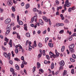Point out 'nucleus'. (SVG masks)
Masks as SVG:
<instances>
[{
  "label": "nucleus",
  "instance_id": "1",
  "mask_svg": "<svg viewBox=\"0 0 76 76\" xmlns=\"http://www.w3.org/2000/svg\"><path fill=\"white\" fill-rule=\"evenodd\" d=\"M7 31H6V34H9V32L11 31V24H9L7 25Z\"/></svg>",
  "mask_w": 76,
  "mask_h": 76
},
{
  "label": "nucleus",
  "instance_id": "2",
  "mask_svg": "<svg viewBox=\"0 0 76 76\" xmlns=\"http://www.w3.org/2000/svg\"><path fill=\"white\" fill-rule=\"evenodd\" d=\"M42 19L44 20L45 21V22H48L49 20V25H51V20H50V19H48V18H47V17L44 16L42 17Z\"/></svg>",
  "mask_w": 76,
  "mask_h": 76
},
{
  "label": "nucleus",
  "instance_id": "3",
  "mask_svg": "<svg viewBox=\"0 0 76 76\" xmlns=\"http://www.w3.org/2000/svg\"><path fill=\"white\" fill-rule=\"evenodd\" d=\"M10 53H8L7 54V53L6 52H4V55L6 57V58H7L8 60H10Z\"/></svg>",
  "mask_w": 76,
  "mask_h": 76
},
{
  "label": "nucleus",
  "instance_id": "4",
  "mask_svg": "<svg viewBox=\"0 0 76 76\" xmlns=\"http://www.w3.org/2000/svg\"><path fill=\"white\" fill-rule=\"evenodd\" d=\"M7 4L9 6H12L13 5V2L11 0H8L7 1Z\"/></svg>",
  "mask_w": 76,
  "mask_h": 76
},
{
  "label": "nucleus",
  "instance_id": "5",
  "mask_svg": "<svg viewBox=\"0 0 76 76\" xmlns=\"http://www.w3.org/2000/svg\"><path fill=\"white\" fill-rule=\"evenodd\" d=\"M65 3L66 4L67 7H69L71 6V3L69 2L68 0H66L65 2Z\"/></svg>",
  "mask_w": 76,
  "mask_h": 76
},
{
  "label": "nucleus",
  "instance_id": "6",
  "mask_svg": "<svg viewBox=\"0 0 76 76\" xmlns=\"http://www.w3.org/2000/svg\"><path fill=\"white\" fill-rule=\"evenodd\" d=\"M59 64H60V67H62V66H64V64H65V63H64V61H61L59 63Z\"/></svg>",
  "mask_w": 76,
  "mask_h": 76
},
{
  "label": "nucleus",
  "instance_id": "7",
  "mask_svg": "<svg viewBox=\"0 0 76 76\" xmlns=\"http://www.w3.org/2000/svg\"><path fill=\"white\" fill-rule=\"evenodd\" d=\"M10 22H11V20L9 18L6 19L5 21V23L6 24H8V23H9Z\"/></svg>",
  "mask_w": 76,
  "mask_h": 76
},
{
  "label": "nucleus",
  "instance_id": "8",
  "mask_svg": "<svg viewBox=\"0 0 76 76\" xmlns=\"http://www.w3.org/2000/svg\"><path fill=\"white\" fill-rule=\"evenodd\" d=\"M49 54L51 56H53V57H54V58H56V56H55V54H53V53L51 52H50L49 53Z\"/></svg>",
  "mask_w": 76,
  "mask_h": 76
},
{
  "label": "nucleus",
  "instance_id": "9",
  "mask_svg": "<svg viewBox=\"0 0 76 76\" xmlns=\"http://www.w3.org/2000/svg\"><path fill=\"white\" fill-rule=\"evenodd\" d=\"M55 53H56V55H55V56H56V58L57 57H58L60 53H59L58 52H57V50H55Z\"/></svg>",
  "mask_w": 76,
  "mask_h": 76
},
{
  "label": "nucleus",
  "instance_id": "10",
  "mask_svg": "<svg viewBox=\"0 0 76 76\" xmlns=\"http://www.w3.org/2000/svg\"><path fill=\"white\" fill-rule=\"evenodd\" d=\"M39 22L41 25H44V21L41 19H40L39 20Z\"/></svg>",
  "mask_w": 76,
  "mask_h": 76
},
{
  "label": "nucleus",
  "instance_id": "11",
  "mask_svg": "<svg viewBox=\"0 0 76 76\" xmlns=\"http://www.w3.org/2000/svg\"><path fill=\"white\" fill-rule=\"evenodd\" d=\"M12 39H10V42H9V45H10V47H12Z\"/></svg>",
  "mask_w": 76,
  "mask_h": 76
},
{
  "label": "nucleus",
  "instance_id": "12",
  "mask_svg": "<svg viewBox=\"0 0 76 76\" xmlns=\"http://www.w3.org/2000/svg\"><path fill=\"white\" fill-rule=\"evenodd\" d=\"M20 45H17L15 46V48H18V47H20L19 49H22V47Z\"/></svg>",
  "mask_w": 76,
  "mask_h": 76
},
{
  "label": "nucleus",
  "instance_id": "13",
  "mask_svg": "<svg viewBox=\"0 0 76 76\" xmlns=\"http://www.w3.org/2000/svg\"><path fill=\"white\" fill-rule=\"evenodd\" d=\"M70 47L69 48L70 49H73L74 48V47H75V44H72L70 46Z\"/></svg>",
  "mask_w": 76,
  "mask_h": 76
},
{
  "label": "nucleus",
  "instance_id": "14",
  "mask_svg": "<svg viewBox=\"0 0 76 76\" xmlns=\"http://www.w3.org/2000/svg\"><path fill=\"white\" fill-rule=\"evenodd\" d=\"M34 20V21L36 22L37 21V14H36L35 16H34L33 18Z\"/></svg>",
  "mask_w": 76,
  "mask_h": 76
},
{
  "label": "nucleus",
  "instance_id": "15",
  "mask_svg": "<svg viewBox=\"0 0 76 76\" xmlns=\"http://www.w3.org/2000/svg\"><path fill=\"white\" fill-rule=\"evenodd\" d=\"M26 37H28V38H30V37H31V35H30V34L29 33H26Z\"/></svg>",
  "mask_w": 76,
  "mask_h": 76
},
{
  "label": "nucleus",
  "instance_id": "16",
  "mask_svg": "<svg viewBox=\"0 0 76 76\" xmlns=\"http://www.w3.org/2000/svg\"><path fill=\"white\" fill-rule=\"evenodd\" d=\"M15 68L18 70H20V68H19V66L18 65V64H16L15 65Z\"/></svg>",
  "mask_w": 76,
  "mask_h": 76
},
{
  "label": "nucleus",
  "instance_id": "17",
  "mask_svg": "<svg viewBox=\"0 0 76 76\" xmlns=\"http://www.w3.org/2000/svg\"><path fill=\"white\" fill-rule=\"evenodd\" d=\"M41 66V64L39 62H37V69H39Z\"/></svg>",
  "mask_w": 76,
  "mask_h": 76
},
{
  "label": "nucleus",
  "instance_id": "18",
  "mask_svg": "<svg viewBox=\"0 0 76 76\" xmlns=\"http://www.w3.org/2000/svg\"><path fill=\"white\" fill-rule=\"evenodd\" d=\"M70 50L71 53H75V50L73 49H70Z\"/></svg>",
  "mask_w": 76,
  "mask_h": 76
},
{
  "label": "nucleus",
  "instance_id": "19",
  "mask_svg": "<svg viewBox=\"0 0 76 76\" xmlns=\"http://www.w3.org/2000/svg\"><path fill=\"white\" fill-rule=\"evenodd\" d=\"M54 64L53 62H52L51 65V68L52 69H54Z\"/></svg>",
  "mask_w": 76,
  "mask_h": 76
},
{
  "label": "nucleus",
  "instance_id": "20",
  "mask_svg": "<svg viewBox=\"0 0 76 76\" xmlns=\"http://www.w3.org/2000/svg\"><path fill=\"white\" fill-rule=\"evenodd\" d=\"M10 71L11 72H12V73H15V70H14L13 68H11L10 69Z\"/></svg>",
  "mask_w": 76,
  "mask_h": 76
},
{
  "label": "nucleus",
  "instance_id": "21",
  "mask_svg": "<svg viewBox=\"0 0 76 76\" xmlns=\"http://www.w3.org/2000/svg\"><path fill=\"white\" fill-rule=\"evenodd\" d=\"M67 71L65 70L64 71V73L63 74V76H66V74H67Z\"/></svg>",
  "mask_w": 76,
  "mask_h": 76
},
{
  "label": "nucleus",
  "instance_id": "22",
  "mask_svg": "<svg viewBox=\"0 0 76 76\" xmlns=\"http://www.w3.org/2000/svg\"><path fill=\"white\" fill-rule=\"evenodd\" d=\"M15 52L16 54H18V52H19V50H18V48H16L15 49Z\"/></svg>",
  "mask_w": 76,
  "mask_h": 76
},
{
  "label": "nucleus",
  "instance_id": "23",
  "mask_svg": "<svg viewBox=\"0 0 76 76\" xmlns=\"http://www.w3.org/2000/svg\"><path fill=\"white\" fill-rule=\"evenodd\" d=\"M18 23L19 25H22L23 24V22L22 21L19 20L18 21Z\"/></svg>",
  "mask_w": 76,
  "mask_h": 76
},
{
  "label": "nucleus",
  "instance_id": "24",
  "mask_svg": "<svg viewBox=\"0 0 76 76\" xmlns=\"http://www.w3.org/2000/svg\"><path fill=\"white\" fill-rule=\"evenodd\" d=\"M12 11H13V12H15V10H16V9L15 8V7L13 6H12V9H11Z\"/></svg>",
  "mask_w": 76,
  "mask_h": 76
},
{
  "label": "nucleus",
  "instance_id": "25",
  "mask_svg": "<svg viewBox=\"0 0 76 76\" xmlns=\"http://www.w3.org/2000/svg\"><path fill=\"white\" fill-rule=\"evenodd\" d=\"M49 47H53V43H49Z\"/></svg>",
  "mask_w": 76,
  "mask_h": 76
},
{
  "label": "nucleus",
  "instance_id": "26",
  "mask_svg": "<svg viewBox=\"0 0 76 76\" xmlns=\"http://www.w3.org/2000/svg\"><path fill=\"white\" fill-rule=\"evenodd\" d=\"M32 47L31 46V45H29V51H31V50H32Z\"/></svg>",
  "mask_w": 76,
  "mask_h": 76
},
{
  "label": "nucleus",
  "instance_id": "27",
  "mask_svg": "<svg viewBox=\"0 0 76 76\" xmlns=\"http://www.w3.org/2000/svg\"><path fill=\"white\" fill-rule=\"evenodd\" d=\"M64 33V30H61L59 32V33L60 34H63Z\"/></svg>",
  "mask_w": 76,
  "mask_h": 76
},
{
  "label": "nucleus",
  "instance_id": "28",
  "mask_svg": "<svg viewBox=\"0 0 76 76\" xmlns=\"http://www.w3.org/2000/svg\"><path fill=\"white\" fill-rule=\"evenodd\" d=\"M38 45L39 47H40V48H41V47H42V44H41V43H39Z\"/></svg>",
  "mask_w": 76,
  "mask_h": 76
},
{
  "label": "nucleus",
  "instance_id": "29",
  "mask_svg": "<svg viewBox=\"0 0 76 76\" xmlns=\"http://www.w3.org/2000/svg\"><path fill=\"white\" fill-rule=\"evenodd\" d=\"M56 3V5H58V4H59V3H60V2H59V1L57 0H56L55 1Z\"/></svg>",
  "mask_w": 76,
  "mask_h": 76
},
{
  "label": "nucleus",
  "instance_id": "30",
  "mask_svg": "<svg viewBox=\"0 0 76 76\" xmlns=\"http://www.w3.org/2000/svg\"><path fill=\"white\" fill-rule=\"evenodd\" d=\"M22 64H24V65H26L28 64V63H27V62H25V61L24 60H23Z\"/></svg>",
  "mask_w": 76,
  "mask_h": 76
},
{
  "label": "nucleus",
  "instance_id": "31",
  "mask_svg": "<svg viewBox=\"0 0 76 76\" xmlns=\"http://www.w3.org/2000/svg\"><path fill=\"white\" fill-rule=\"evenodd\" d=\"M70 60L71 61L72 63H73V62H75V60L74 59H72V58H70Z\"/></svg>",
  "mask_w": 76,
  "mask_h": 76
},
{
  "label": "nucleus",
  "instance_id": "32",
  "mask_svg": "<svg viewBox=\"0 0 76 76\" xmlns=\"http://www.w3.org/2000/svg\"><path fill=\"white\" fill-rule=\"evenodd\" d=\"M34 45L35 47H37V42H36V40H34Z\"/></svg>",
  "mask_w": 76,
  "mask_h": 76
},
{
  "label": "nucleus",
  "instance_id": "33",
  "mask_svg": "<svg viewBox=\"0 0 76 76\" xmlns=\"http://www.w3.org/2000/svg\"><path fill=\"white\" fill-rule=\"evenodd\" d=\"M28 7H29V4H26V9H28Z\"/></svg>",
  "mask_w": 76,
  "mask_h": 76
},
{
  "label": "nucleus",
  "instance_id": "34",
  "mask_svg": "<svg viewBox=\"0 0 76 76\" xmlns=\"http://www.w3.org/2000/svg\"><path fill=\"white\" fill-rule=\"evenodd\" d=\"M57 26H64V24H63V23L58 24H57Z\"/></svg>",
  "mask_w": 76,
  "mask_h": 76
},
{
  "label": "nucleus",
  "instance_id": "35",
  "mask_svg": "<svg viewBox=\"0 0 76 76\" xmlns=\"http://www.w3.org/2000/svg\"><path fill=\"white\" fill-rule=\"evenodd\" d=\"M64 48H65L64 46H63L61 49L62 52H63V51H64Z\"/></svg>",
  "mask_w": 76,
  "mask_h": 76
},
{
  "label": "nucleus",
  "instance_id": "36",
  "mask_svg": "<svg viewBox=\"0 0 76 76\" xmlns=\"http://www.w3.org/2000/svg\"><path fill=\"white\" fill-rule=\"evenodd\" d=\"M4 41H6L7 42H9V39H7V38L5 37V39H4Z\"/></svg>",
  "mask_w": 76,
  "mask_h": 76
},
{
  "label": "nucleus",
  "instance_id": "37",
  "mask_svg": "<svg viewBox=\"0 0 76 76\" xmlns=\"http://www.w3.org/2000/svg\"><path fill=\"white\" fill-rule=\"evenodd\" d=\"M68 11L69 13H70L71 12H72V8L71 7H69L68 10Z\"/></svg>",
  "mask_w": 76,
  "mask_h": 76
},
{
  "label": "nucleus",
  "instance_id": "38",
  "mask_svg": "<svg viewBox=\"0 0 76 76\" xmlns=\"http://www.w3.org/2000/svg\"><path fill=\"white\" fill-rule=\"evenodd\" d=\"M9 62L10 63V64H11L12 65V64H13V61H12L11 60H10L9 61Z\"/></svg>",
  "mask_w": 76,
  "mask_h": 76
},
{
  "label": "nucleus",
  "instance_id": "39",
  "mask_svg": "<svg viewBox=\"0 0 76 76\" xmlns=\"http://www.w3.org/2000/svg\"><path fill=\"white\" fill-rule=\"evenodd\" d=\"M72 57L73 58H74V59H76V56L74 54H73L72 56Z\"/></svg>",
  "mask_w": 76,
  "mask_h": 76
},
{
  "label": "nucleus",
  "instance_id": "40",
  "mask_svg": "<svg viewBox=\"0 0 76 76\" xmlns=\"http://www.w3.org/2000/svg\"><path fill=\"white\" fill-rule=\"evenodd\" d=\"M14 60L15 61H20V60L18 58H14Z\"/></svg>",
  "mask_w": 76,
  "mask_h": 76
},
{
  "label": "nucleus",
  "instance_id": "41",
  "mask_svg": "<svg viewBox=\"0 0 76 76\" xmlns=\"http://www.w3.org/2000/svg\"><path fill=\"white\" fill-rule=\"evenodd\" d=\"M64 22L68 23L69 22V20H67V19H66L65 20Z\"/></svg>",
  "mask_w": 76,
  "mask_h": 76
},
{
  "label": "nucleus",
  "instance_id": "42",
  "mask_svg": "<svg viewBox=\"0 0 76 76\" xmlns=\"http://www.w3.org/2000/svg\"><path fill=\"white\" fill-rule=\"evenodd\" d=\"M27 28H28V27H27V26H24V30H25L26 31H28V29H27Z\"/></svg>",
  "mask_w": 76,
  "mask_h": 76
},
{
  "label": "nucleus",
  "instance_id": "43",
  "mask_svg": "<svg viewBox=\"0 0 76 76\" xmlns=\"http://www.w3.org/2000/svg\"><path fill=\"white\" fill-rule=\"evenodd\" d=\"M71 9H72V10L73 11L74 10H75L76 9V8L75 6H73L71 8Z\"/></svg>",
  "mask_w": 76,
  "mask_h": 76
},
{
  "label": "nucleus",
  "instance_id": "44",
  "mask_svg": "<svg viewBox=\"0 0 76 76\" xmlns=\"http://www.w3.org/2000/svg\"><path fill=\"white\" fill-rule=\"evenodd\" d=\"M75 72L74 71V69H72L71 70V73L72 75L74 74Z\"/></svg>",
  "mask_w": 76,
  "mask_h": 76
},
{
  "label": "nucleus",
  "instance_id": "45",
  "mask_svg": "<svg viewBox=\"0 0 76 76\" xmlns=\"http://www.w3.org/2000/svg\"><path fill=\"white\" fill-rule=\"evenodd\" d=\"M42 56V55L41 54H39L38 56V58H39L40 57H41V56Z\"/></svg>",
  "mask_w": 76,
  "mask_h": 76
},
{
  "label": "nucleus",
  "instance_id": "46",
  "mask_svg": "<svg viewBox=\"0 0 76 76\" xmlns=\"http://www.w3.org/2000/svg\"><path fill=\"white\" fill-rule=\"evenodd\" d=\"M72 39H73V37H72L71 36L69 38V41H72Z\"/></svg>",
  "mask_w": 76,
  "mask_h": 76
},
{
  "label": "nucleus",
  "instance_id": "47",
  "mask_svg": "<svg viewBox=\"0 0 76 76\" xmlns=\"http://www.w3.org/2000/svg\"><path fill=\"white\" fill-rule=\"evenodd\" d=\"M46 56L47 59H48V60H50V58L49 57V56H48V55H46Z\"/></svg>",
  "mask_w": 76,
  "mask_h": 76
},
{
  "label": "nucleus",
  "instance_id": "48",
  "mask_svg": "<svg viewBox=\"0 0 76 76\" xmlns=\"http://www.w3.org/2000/svg\"><path fill=\"white\" fill-rule=\"evenodd\" d=\"M39 71V72H41L42 73H44V70L42 69H40Z\"/></svg>",
  "mask_w": 76,
  "mask_h": 76
},
{
  "label": "nucleus",
  "instance_id": "49",
  "mask_svg": "<svg viewBox=\"0 0 76 76\" xmlns=\"http://www.w3.org/2000/svg\"><path fill=\"white\" fill-rule=\"evenodd\" d=\"M39 52H40V54H41V55H42V50H41V49H40L39 50Z\"/></svg>",
  "mask_w": 76,
  "mask_h": 76
},
{
  "label": "nucleus",
  "instance_id": "50",
  "mask_svg": "<svg viewBox=\"0 0 76 76\" xmlns=\"http://www.w3.org/2000/svg\"><path fill=\"white\" fill-rule=\"evenodd\" d=\"M48 39H49V38H48V37L46 38L45 39V42H47V41Z\"/></svg>",
  "mask_w": 76,
  "mask_h": 76
},
{
  "label": "nucleus",
  "instance_id": "51",
  "mask_svg": "<svg viewBox=\"0 0 76 76\" xmlns=\"http://www.w3.org/2000/svg\"><path fill=\"white\" fill-rule=\"evenodd\" d=\"M17 20L19 21V16L17 15Z\"/></svg>",
  "mask_w": 76,
  "mask_h": 76
},
{
  "label": "nucleus",
  "instance_id": "52",
  "mask_svg": "<svg viewBox=\"0 0 76 76\" xmlns=\"http://www.w3.org/2000/svg\"><path fill=\"white\" fill-rule=\"evenodd\" d=\"M41 33V31L40 30H38L37 31V33L38 34H39V35Z\"/></svg>",
  "mask_w": 76,
  "mask_h": 76
},
{
  "label": "nucleus",
  "instance_id": "53",
  "mask_svg": "<svg viewBox=\"0 0 76 76\" xmlns=\"http://www.w3.org/2000/svg\"><path fill=\"white\" fill-rule=\"evenodd\" d=\"M47 33V30H45L43 32V34H45L46 33Z\"/></svg>",
  "mask_w": 76,
  "mask_h": 76
},
{
  "label": "nucleus",
  "instance_id": "54",
  "mask_svg": "<svg viewBox=\"0 0 76 76\" xmlns=\"http://www.w3.org/2000/svg\"><path fill=\"white\" fill-rule=\"evenodd\" d=\"M12 74L13 75V76H16V75H17L16 73H12Z\"/></svg>",
  "mask_w": 76,
  "mask_h": 76
},
{
  "label": "nucleus",
  "instance_id": "55",
  "mask_svg": "<svg viewBox=\"0 0 76 76\" xmlns=\"http://www.w3.org/2000/svg\"><path fill=\"white\" fill-rule=\"evenodd\" d=\"M35 69H36V67H35V66L33 67V72H35Z\"/></svg>",
  "mask_w": 76,
  "mask_h": 76
},
{
  "label": "nucleus",
  "instance_id": "56",
  "mask_svg": "<svg viewBox=\"0 0 76 76\" xmlns=\"http://www.w3.org/2000/svg\"><path fill=\"white\" fill-rule=\"evenodd\" d=\"M29 42V41L28 40H27L26 41V46L28 45V43Z\"/></svg>",
  "mask_w": 76,
  "mask_h": 76
},
{
  "label": "nucleus",
  "instance_id": "57",
  "mask_svg": "<svg viewBox=\"0 0 76 76\" xmlns=\"http://www.w3.org/2000/svg\"><path fill=\"white\" fill-rule=\"evenodd\" d=\"M12 0L13 1V2L14 3H15V4H16V3H17V1H16L15 0Z\"/></svg>",
  "mask_w": 76,
  "mask_h": 76
},
{
  "label": "nucleus",
  "instance_id": "58",
  "mask_svg": "<svg viewBox=\"0 0 76 76\" xmlns=\"http://www.w3.org/2000/svg\"><path fill=\"white\" fill-rule=\"evenodd\" d=\"M44 63L45 64H47L48 63V62L47 61L45 60L44 61Z\"/></svg>",
  "mask_w": 76,
  "mask_h": 76
},
{
  "label": "nucleus",
  "instance_id": "59",
  "mask_svg": "<svg viewBox=\"0 0 76 76\" xmlns=\"http://www.w3.org/2000/svg\"><path fill=\"white\" fill-rule=\"evenodd\" d=\"M2 50H5L6 49V48L4 47V46H2Z\"/></svg>",
  "mask_w": 76,
  "mask_h": 76
},
{
  "label": "nucleus",
  "instance_id": "60",
  "mask_svg": "<svg viewBox=\"0 0 76 76\" xmlns=\"http://www.w3.org/2000/svg\"><path fill=\"white\" fill-rule=\"evenodd\" d=\"M17 38L19 39H20V35H18L17 36Z\"/></svg>",
  "mask_w": 76,
  "mask_h": 76
},
{
  "label": "nucleus",
  "instance_id": "61",
  "mask_svg": "<svg viewBox=\"0 0 76 76\" xmlns=\"http://www.w3.org/2000/svg\"><path fill=\"white\" fill-rule=\"evenodd\" d=\"M33 12H36V11H37V8H34L33 9Z\"/></svg>",
  "mask_w": 76,
  "mask_h": 76
},
{
  "label": "nucleus",
  "instance_id": "62",
  "mask_svg": "<svg viewBox=\"0 0 76 76\" xmlns=\"http://www.w3.org/2000/svg\"><path fill=\"white\" fill-rule=\"evenodd\" d=\"M3 9L0 8V12L1 13V12H3Z\"/></svg>",
  "mask_w": 76,
  "mask_h": 76
},
{
  "label": "nucleus",
  "instance_id": "63",
  "mask_svg": "<svg viewBox=\"0 0 76 76\" xmlns=\"http://www.w3.org/2000/svg\"><path fill=\"white\" fill-rule=\"evenodd\" d=\"M21 59L22 60H24V57H23V56H22L21 57Z\"/></svg>",
  "mask_w": 76,
  "mask_h": 76
},
{
  "label": "nucleus",
  "instance_id": "64",
  "mask_svg": "<svg viewBox=\"0 0 76 76\" xmlns=\"http://www.w3.org/2000/svg\"><path fill=\"white\" fill-rule=\"evenodd\" d=\"M73 37H76V33H74L73 35H72Z\"/></svg>",
  "mask_w": 76,
  "mask_h": 76
}]
</instances>
